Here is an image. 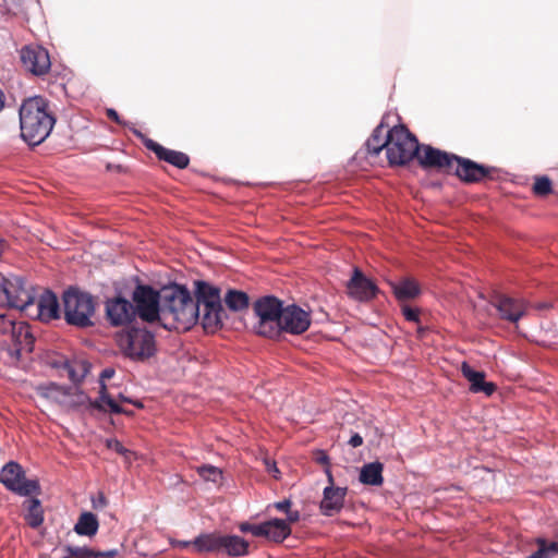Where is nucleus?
I'll use <instances>...</instances> for the list:
<instances>
[{
  "instance_id": "obj_18",
  "label": "nucleus",
  "mask_w": 558,
  "mask_h": 558,
  "mask_svg": "<svg viewBox=\"0 0 558 558\" xmlns=\"http://www.w3.org/2000/svg\"><path fill=\"white\" fill-rule=\"evenodd\" d=\"M327 476L329 486L324 488L319 509L324 515L332 517L339 513L343 508L348 488L336 487L333 483V476L329 470H327Z\"/></svg>"
},
{
  "instance_id": "obj_27",
  "label": "nucleus",
  "mask_w": 558,
  "mask_h": 558,
  "mask_svg": "<svg viewBox=\"0 0 558 558\" xmlns=\"http://www.w3.org/2000/svg\"><path fill=\"white\" fill-rule=\"evenodd\" d=\"M23 508L25 510L24 520L32 529H38L44 523V509L41 502L37 498H28L24 500Z\"/></svg>"
},
{
  "instance_id": "obj_10",
  "label": "nucleus",
  "mask_w": 558,
  "mask_h": 558,
  "mask_svg": "<svg viewBox=\"0 0 558 558\" xmlns=\"http://www.w3.org/2000/svg\"><path fill=\"white\" fill-rule=\"evenodd\" d=\"M132 303L135 315L143 322L161 326L162 290L158 291L151 286L138 283L132 292Z\"/></svg>"
},
{
  "instance_id": "obj_49",
  "label": "nucleus",
  "mask_w": 558,
  "mask_h": 558,
  "mask_svg": "<svg viewBox=\"0 0 558 558\" xmlns=\"http://www.w3.org/2000/svg\"><path fill=\"white\" fill-rule=\"evenodd\" d=\"M119 399L123 402H128V403H133L134 405H136L137 408H143V404L142 402L140 401H132L131 399L126 398V396H123V395H119Z\"/></svg>"
},
{
  "instance_id": "obj_17",
  "label": "nucleus",
  "mask_w": 558,
  "mask_h": 558,
  "mask_svg": "<svg viewBox=\"0 0 558 558\" xmlns=\"http://www.w3.org/2000/svg\"><path fill=\"white\" fill-rule=\"evenodd\" d=\"M454 174L465 183H477L485 178H490L495 168L480 165L471 159L459 157L454 158Z\"/></svg>"
},
{
  "instance_id": "obj_14",
  "label": "nucleus",
  "mask_w": 558,
  "mask_h": 558,
  "mask_svg": "<svg viewBox=\"0 0 558 558\" xmlns=\"http://www.w3.org/2000/svg\"><path fill=\"white\" fill-rule=\"evenodd\" d=\"M456 155L434 148L429 145H421L417 161L424 169H437L451 173L454 167Z\"/></svg>"
},
{
  "instance_id": "obj_11",
  "label": "nucleus",
  "mask_w": 558,
  "mask_h": 558,
  "mask_svg": "<svg viewBox=\"0 0 558 558\" xmlns=\"http://www.w3.org/2000/svg\"><path fill=\"white\" fill-rule=\"evenodd\" d=\"M0 293L3 294L7 305L21 311L32 306L36 299L33 287L19 276L3 277L0 275Z\"/></svg>"
},
{
  "instance_id": "obj_30",
  "label": "nucleus",
  "mask_w": 558,
  "mask_h": 558,
  "mask_svg": "<svg viewBox=\"0 0 558 558\" xmlns=\"http://www.w3.org/2000/svg\"><path fill=\"white\" fill-rule=\"evenodd\" d=\"M250 544L238 535H222L221 553L231 557H242L248 554Z\"/></svg>"
},
{
  "instance_id": "obj_44",
  "label": "nucleus",
  "mask_w": 558,
  "mask_h": 558,
  "mask_svg": "<svg viewBox=\"0 0 558 558\" xmlns=\"http://www.w3.org/2000/svg\"><path fill=\"white\" fill-rule=\"evenodd\" d=\"M300 520V512L298 510H289L287 512V520H284L289 525L290 523H295Z\"/></svg>"
},
{
  "instance_id": "obj_3",
  "label": "nucleus",
  "mask_w": 558,
  "mask_h": 558,
  "mask_svg": "<svg viewBox=\"0 0 558 558\" xmlns=\"http://www.w3.org/2000/svg\"><path fill=\"white\" fill-rule=\"evenodd\" d=\"M34 342L35 337L27 323L0 314V361L17 364L24 353L33 351Z\"/></svg>"
},
{
  "instance_id": "obj_7",
  "label": "nucleus",
  "mask_w": 558,
  "mask_h": 558,
  "mask_svg": "<svg viewBox=\"0 0 558 558\" xmlns=\"http://www.w3.org/2000/svg\"><path fill=\"white\" fill-rule=\"evenodd\" d=\"M122 353L136 362H144L156 353L155 335L146 328L132 327L118 336Z\"/></svg>"
},
{
  "instance_id": "obj_6",
  "label": "nucleus",
  "mask_w": 558,
  "mask_h": 558,
  "mask_svg": "<svg viewBox=\"0 0 558 558\" xmlns=\"http://www.w3.org/2000/svg\"><path fill=\"white\" fill-rule=\"evenodd\" d=\"M64 318L69 325L85 328L93 326L95 314L94 298L78 289L70 288L62 296Z\"/></svg>"
},
{
  "instance_id": "obj_31",
  "label": "nucleus",
  "mask_w": 558,
  "mask_h": 558,
  "mask_svg": "<svg viewBox=\"0 0 558 558\" xmlns=\"http://www.w3.org/2000/svg\"><path fill=\"white\" fill-rule=\"evenodd\" d=\"M264 537L276 542L282 543L291 534L290 525L282 519H272L265 522Z\"/></svg>"
},
{
  "instance_id": "obj_9",
  "label": "nucleus",
  "mask_w": 558,
  "mask_h": 558,
  "mask_svg": "<svg viewBox=\"0 0 558 558\" xmlns=\"http://www.w3.org/2000/svg\"><path fill=\"white\" fill-rule=\"evenodd\" d=\"M283 308L282 301L272 295L262 296L256 300L253 304V310L258 317L257 333L267 338L279 337L280 318Z\"/></svg>"
},
{
  "instance_id": "obj_15",
  "label": "nucleus",
  "mask_w": 558,
  "mask_h": 558,
  "mask_svg": "<svg viewBox=\"0 0 558 558\" xmlns=\"http://www.w3.org/2000/svg\"><path fill=\"white\" fill-rule=\"evenodd\" d=\"M345 287L348 295L359 302H369L379 293L376 283L367 278L359 268H354L352 277Z\"/></svg>"
},
{
  "instance_id": "obj_20",
  "label": "nucleus",
  "mask_w": 558,
  "mask_h": 558,
  "mask_svg": "<svg viewBox=\"0 0 558 558\" xmlns=\"http://www.w3.org/2000/svg\"><path fill=\"white\" fill-rule=\"evenodd\" d=\"M492 304L497 308L502 319L511 323L519 322L527 308L526 303L522 299H514L505 294H496Z\"/></svg>"
},
{
  "instance_id": "obj_46",
  "label": "nucleus",
  "mask_w": 558,
  "mask_h": 558,
  "mask_svg": "<svg viewBox=\"0 0 558 558\" xmlns=\"http://www.w3.org/2000/svg\"><path fill=\"white\" fill-rule=\"evenodd\" d=\"M114 373H116V372H114V369H113V368H110V367L105 368V369L101 372V374H100V386H101V385H106V384L104 383V381H105V379H109V378H111V377L114 375Z\"/></svg>"
},
{
  "instance_id": "obj_41",
  "label": "nucleus",
  "mask_w": 558,
  "mask_h": 558,
  "mask_svg": "<svg viewBox=\"0 0 558 558\" xmlns=\"http://www.w3.org/2000/svg\"><path fill=\"white\" fill-rule=\"evenodd\" d=\"M402 313L407 320L409 322H418V310L410 307V306H403Z\"/></svg>"
},
{
  "instance_id": "obj_34",
  "label": "nucleus",
  "mask_w": 558,
  "mask_h": 558,
  "mask_svg": "<svg viewBox=\"0 0 558 558\" xmlns=\"http://www.w3.org/2000/svg\"><path fill=\"white\" fill-rule=\"evenodd\" d=\"M225 304L232 312H241L250 306V298L246 292L229 289L225 295Z\"/></svg>"
},
{
  "instance_id": "obj_42",
  "label": "nucleus",
  "mask_w": 558,
  "mask_h": 558,
  "mask_svg": "<svg viewBox=\"0 0 558 558\" xmlns=\"http://www.w3.org/2000/svg\"><path fill=\"white\" fill-rule=\"evenodd\" d=\"M292 501L290 499H283L274 504V508L281 512H288L291 509Z\"/></svg>"
},
{
  "instance_id": "obj_1",
  "label": "nucleus",
  "mask_w": 558,
  "mask_h": 558,
  "mask_svg": "<svg viewBox=\"0 0 558 558\" xmlns=\"http://www.w3.org/2000/svg\"><path fill=\"white\" fill-rule=\"evenodd\" d=\"M199 319V304L182 286L162 289L161 327L167 330L186 331Z\"/></svg>"
},
{
  "instance_id": "obj_23",
  "label": "nucleus",
  "mask_w": 558,
  "mask_h": 558,
  "mask_svg": "<svg viewBox=\"0 0 558 558\" xmlns=\"http://www.w3.org/2000/svg\"><path fill=\"white\" fill-rule=\"evenodd\" d=\"M36 308L37 317L43 322L57 319L60 316L58 298L48 290L40 294Z\"/></svg>"
},
{
  "instance_id": "obj_24",
  "label": "nucleus",
  "mask_w": 558,
  "mask_h": 558,
  "mask_svg": "<svg viewBox=\"0 0 558 558\" xmlns=\"http://www.w3.org/2000/svg\"><path fill=\"white\" fill-rule=\"evenodd\" d=\"M390 287L399 301L413 300L421 293L420 284L412 278H403L399 282H390Z\"/></svg>"
},
{
  "instance_id": "obj_8",
  "label": "nucleus",
  "mask_w": 558,
  "mask_h": 558,
  "mask_svg": "<svg viewBox=\"0 0 558 558\" xmlns=\"http://www.w3.org/2000/svg\"><path fill=\"white\" fill-rule=\"evenodd\" d=\"M65 401L66 404H63V410H74L81 407H84L86 410H97L104 413H113V414H126L132 415V411H128L120 407L118 402L108 393L107 386L101 385V390H99V398L96 400H92L85 392L66 388Z\"/></svg>"
},
{
  "instance_id": "obj_28",
  "label": "nucleus",
  "mask_w": 558,
  "mask_h": 558,
  "mask_svg": "<svg viewBox=\"0 0 558 558\" xmlns=\"http://www.w3.org/2000/svg\"><path fill=\"white\" fill-rule=\"evenodd\" d=\"M54 367H62L68 372V377L73 383L82 381L89 372V365L85 361L63 359L59 363H53Z\"/></svg>"
},
{
  "instance_id": "obj_16",
  "label": "nucleus",
  "mask_w": 558,
  "mask_h": 558,
  "mask_svg": "<svg viewBox=\"0 0 558 558\" xmlns=\"http://www.w3.org/2000/svg\"><path fill=\"white\" fill-rule=\"evenodd\" d=\"M311 326V315L296 305H288L283 308L280 318V333L289 332L301 335Z\"/></svg>"
},
{
  "instance_id": "obj_33",
  "label": "nucleus",
  "mask_w": 558,
  "mask_h": 558,
  "mask_svg": "<svg viewBox=\"0 0 558 558\" xmlns=\"http://www.w3.org/2000/svg\"><path fill=\"white\" fill-rule=\"evenodd\" d=\"M99 527L97 517L92 512H83L74 525V532L81 536H94Z\"/></svg>"
},
{
  "instance_id": "obj_52",
  "label": "nucleus",
  "mask_w": 558,
  "mask_h": 558,
  "mask_svg": "<svg viewBox=\"0 0 558 558\" xmlns=\"http://www.w3.org/2000/svg\"><path fill=\"white\" fill-rule=\"evenodd\" d=\"M4 108V94L0 88V111Z\"/></svg>"
},
{
  "instance_id": "obj_47",
  "label": "nucleus",
  "mask_w": 558,
  "mask_h": 558,
  "mask_svg": "<svg viewBox=\"0 0 558 558\" xmlns=\"http://www.w3.org/2000/svg\"><path fill=\"white\" fill-rule=\"evenodd\" d=\"M106 113H107V117H108L110 120L114 121V122H116V123H118V124H121V123H122V122H121V120H120V116H119V113H118L114 109L109 108V109H107Z\"/></svg>"
},
{
  "instance_id": "obj_25",
  "label": "nucleus",
  "mask_w": 558,
  "mask_h": 558,
  "mask_svg": "<svg viewBox=\"0 0 558 558\" xmlns=\"http://www.w3.org/2000/svg\"><path fill=\"white\" fill-rule=\"evenodd\" d=\"M384 464L379 461L366 463L361 468L359 480L364 485L381 486Z\"/></svg>"
},
{
  "instance_id": "obj_51",
  "label": "nucleus",
  "mask_w": 558,
  "mask_h": 558,
  "mask_svg": "<svg viewBox=\"0 0 558 558\" xmlns=\"http://www.w3.org/2000/svg\"><path fill=\"white\" fill-rule=\"evenodd\" d=\"M269 472H272L274 473V477L275 478H278V474L280 473L279 470L277 469L276 464L274 463L271 465V468L268 469Z\"/></svg>"
},
{
  "instance_id": "obj_48",
  "label": "nucleus",
  "mask_w": 558,
  "mask_h": 558,
  "mask_svg": "<svg viewBox=\"0 0 558 558\" xmlns=\"http://www.w3.org/2000/svg\"><path fill=\"white\" fill-rule=\"evenodd\" d=\"M191 545L193 546V541L192 542H190V541H175L173 543V546L174 547H179V548H186V547H189Z\"/></svg>"
},
{
  "instance_id": "obj_39",
  "label": "nucleus",
  "mask_w": 558,
  "mask_h": 558,
  "mask_svg": "<svg viewBox=\"0 0 558 558\" xmlns=\"http://www.w3.org/2000/svg\"><path fill=\"white\" fill-rule=\"evenodd\" d=\"M239 530L242 533H251L256 537H264L265 532V522L260 524H252L250 522H242L239 524Z\"/></svg>"
},
{
  "instance_id": "obj_19",
  "label": "nucleus",
  "mask_w": 558,
  "mask_h": 558,
  "mask_svg": "<svg viewBox=\"0 0 558 558\" xmlns=\"http://www.w3.org/2000/svg\"><path fill=\"white\" fill-rule=\"evenodd\" d=\"M106 315L112 326H123L136 317L133 303L122 296L106 302Z\"/></svg>"
},
{
  "instance_id": "obj_4",
  "label": "nucleus",
  "mask_w": 558,
  "mask_h": 558,
  "mask_svg": "<svg viewBox=\"0 0 558 558\" xmlns=\"http://www.w3.org/2000/svg\"><path fill=\"white\" fill-rule=\"evenodd\" d=\"M196 304H199V318L207 332L217 331L227 318L221 304L220 290L207 282H197Z\"/></svg>"
},
{
  "instance_id": "obj_21",
  "label": "nucleus",
  "mask_w": 558,
  "mask_h": 558,
  "mask_svg": "<svg viewBox=\"0 0 558 558\" xmlns=\"http://www.w3.org/2000/svg\"><path fill=\"white\" fill-rule=\"evenodd\" d=\"M143 143L148 150L155 153L159 160L166 161L179 169H185L190 163V157L182 151L166 148L151 138H145Z\"/></svg>"
},
{
  "instance_id": "obj_50",
  "label": "nucleus",
  "mask_w": 558,
  "mask_h": 558,
  "mask_svg": "<svg viewBox=\"0 0 558 558\" xmlns=\"http://www.w3.org/2000/svg\"><path fill=\"white\" fill-rule=\"evenodd\" d=\"M328 456H326L325 453H320V456L317 458V461L322 464H328Z\"/></svg>"
},
{
  "instance_id": "obj_36",
  "label": "nucleus",
  "mask_w": 558,
  "mask_h": 558,
  "mask_svg": "<svg viewBox=\"0 0 558 558\" xmlns=\"http://www.w3.org/2000/svg\"><path fill=\"white\" fill-rule=\"evenodd\" d=\"M538 549L525 558H553L558 555V542L548 543L544 538H536Z\"/></svg>"
},
{
  "instance_id": "obj_38",
  "label": "nucleus",
  "mask_w": 558,
  "mask_h": 558,
  "mask_svg": "<svg viewBox=\"0 0 558 558\" xmlns=\"http://www.w3.org/2000/svg\"><path fill=\"white\" fill-rule=\"evenodd\" d=\"M198 475L208 482L217 483L221 478V471L214 465H201L197 468Z\"/></svg>"
},
{
  "instance_id": "obj_40",
  "label": "nucleus",
  "mask_w": 558,
  "mask_h": 558,
  "mask_svg": "<svg viewBox=\"0 0 558 558\" xmlns=\"http://www.w3.org/2000/svg\"><path fill=\"white\" fill-rule=\"evenodd\" d=\"M106 445L109 449H112L122 456H125L128 452H130L118 439H108Z\"/></svg>"
},
{
  "instance_id": "obj_29",
  "label": "nucleus",
  "mask_w": 558,
  "mask_h": 558,
  "mask_svg": "<svg viewBox=\"0 0 558 558\" xmlns=\"http://www.w3.org/2000/svg\"><path fill=\"white\" fill-rule=\"evenodd\" d=\"M64 556L62 558H114L118 555L117 549L111 550H94L88 547L65 546L63 548Z\"/></svg>"
},
{
  "instance_id": "obj_37",
  "label": "nucleus",
  "mask_w": 558,
  "mask_h": 558,
  "mask_svg": "<svg viewBox=\"0 0 558 558\" xmlns=\"http://www.w3.org/2000/svg\"><path fill=\"white\" fill-rule=\"evenodd\" d=\"M532 191L536 196H547L553 192L551 180L546 175L535 178Z\"/></svg>"
},
{
  "instance_id": "obj_2",
  "label": "nucleus",
  "mask_w": 558,
  "mask_h": 558,
  "mask_svg": "<svg viewBox=\"0 0 558 558\" xmlns=\"http://www.w3.org/2000/svg\"><path fill=\"white\" fill-rule=\"evenodd\" d=\"M19 114L21 137L32 146L41 144L56 124L49 101L41 96L23 100Z\"/></svg>"
},
{
  "instance_id": "obj_12",
  "label": "nucleus",
  "mask_w": 558,
  "mask_h": 558,
  "mask_svg": "<svg viewBox=\"0 0 558 558\" xmlns=\"http://www.w3.org/2000/svg\"><path fill=\"white\" fill-rule=\"evenodd\" d=\"M0 483L4 487L20 496H32L40 493L37 480H27L22 465L15 461L4 464L0 472Z\"/></svg>"
},
{
  "instance_id": "obj_26",
  "label": "nucleus",
  "mask_w": 558,
  "mask_h": 558,
  "mask_svg": "<svg viewBox=\"0 0 558 558\" xmlns=\"http://www.w3.org/2000/svg\"><path fill=\"white\" fill-rule=\"evenodd\" d=\"M222 534L205 533L193 541L196 553H221Z\"/></svg>"
},
{
  "instance_id": "obj_45",
  "label": "nucleus",
  "mask_w": 558,
  "mask_h": 558,
  "mask_svg": "<svg viewBox=\"0 0 558 558\" xmlns=\"http://www.w3.org/2000/svg\"><path fill=\"white\" fill-rule=\"evenodd\" d=\"M363 444V438L360 434L355 433L351 436L349 445L353 448L360 447Z\"/></svg>"
},
{
  "instance_id": "obj_53",
  "label": "nucleus",
  "mask_w": 558,
  "mask_h": 558,
  "mask_svg": "<svg viewBox=\"0 0 558 558\" xmlns=\"http://www.w3.org/2000/svg\"><path fill=\"white\" fill-rule=\"evenodd\" d=\"M4 248H5V242L3 240L0 239V256L2 255V253L4 252Z\"/></svg>"
},
{
  "instance_id": "obj_35",
  "label": "nucleus",
  "mask_w": 558,
  "mask_h": 558,
  "mask_svg": "<svg viewBox=\"0 0 558 558\" xmlns=\"http://www.w3.org/2000/svg\"><path fill=\"white\" fill-rule=\"evenodd\" d=\"M387 131L384 123L375 128L371 137L366 142L368 154L377 156L383 149L386 150Z\"/></svg>"
},
{
  "instance_id": "obj_22",
  "label": "nucleus",
  "mask_w": 558,
  "mask_h": 558,
  "mask_svg": "<svg viewBox=\"0 0 558 558\" xmlns=\"http://www.w3.org/2000/svg\"><path fill=\"white\" fill-rule=\"evenodd\" d=\"M461 373L470 383V390L474 393H484L490 397L497 389L492 381L485 380V373L473 369L466 362L461 365Z\"/></svg>"
},
{
  "instance_id": "obj_32",
  "label": "nucleus",
  "mask_w": 558,
  "mask_h": 558,
  "mask_svg": "<svg viewBox=\"0 0 558 558\" xmlns=\"http://www.w3.org/2000/svg\"><path fill=\"white\" fill-rule=\"evenodd\" d=\"M68 389L57 384L50 383L48 385H39L36 387V392L39 397L56 403L63 409V404H66L65 395Z\"/></svg>"
},
{
  "instance_id": "obj_13",
  "label": "nucleus",
  "mask_w": 558,
  "mask_h": 558,
  "mask_svg": "<svg viewBox=\"0 0 558 558\" xmlns=\"http://www.w3.org/2000/svg\"><path fill=\"white\" fill-rule=\"evenodd\" d=\"M20 59L24 70L34 76L46 75L51 68V60L46 48L38 45H27L20 50Z\"/></svg>"
},
{
  "instance_id": "obj_5",
  "label": "nucleus",
  "mask_w": 558,
  "mask_h": 558,
  "mask_svg": "<svg viewBox=\"0 0 558 558\" xmlns=\"http://www.w3.org/2000/svg\"><path fill=\"white\" fill-rule=\"evenodd\" d=\"M417 138L404 125H396L387 131L386 155L390 166H403L417 157Z\"/></svg>"
},
{
  "instance_id": "obj_43",
  "label": "nucleus",
  "mask_w": 558,
  "mask_h": 558,
  "mask_svg": "<svg viewBox=\"0 0 558 558\" xmlns=\"http://www.w3.org/2000/svg\"><path fill=\"white\" fill-rule=\"evenodd\" d=\"M107 504H108L107 498L102 493H99L97 498L93 499V507L95 509L105 508L107 506Z\"/></svg>"
}]
</instances>
